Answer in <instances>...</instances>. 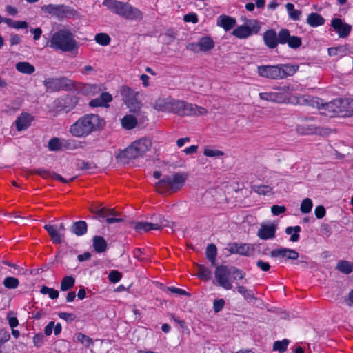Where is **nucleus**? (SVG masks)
Wrapping results in <instances>:
<instances>
[{"instance_id": "obj_1", "label": "nucleus", "mask_w": 353, "mask_h": 353, "mask_svg": "<svg viewBox=\"0 0 353 353\" xmlns=\"http://www.w3.org/2000/svg\"><path fill=\"white\" fill-rule=\"evenodd\" d=\"M105 125L103 119L94 114L79 118L70 128V132L76 137H85L93 132L102 130Z\"/></svg>"}, {"instance_id": "obj_2", "label": "nucleus", "mask_w": 353, "mask_h": 353, "mask_svg": "<svg viewBox=\"0 0 353 353\" xmlns=\"http://www.w3.org/2000/svg\"><path fill=\"white\" fill-rule=\"evenodd\" d=\"M296 64H276L259 65L257 74L263 78L273 80H282L292 77L299 70Z\"/></svg>"}, {"instance_id": "obj_3", "label": "nucleus", "mask_w": 353, "mask_h": 353, "mask_svg": "<svg viewBox=\"0 0 353 353\" xmlns=\"http://www.w3.org/2000/svg\"><path fill=\"white\" fill-rule=\"evenodd\" d=\"M48 43L54 50L64 52H72L79 48L74 35L67 28L59 29L53 33Z\"/></svg>"}, {"instance_id": "obj_4", "label": "nucleus", "mask_w": 353, "mask_h": 353, "mask_svg": "<svg viewBox=\"0 0 353 353\" xmlns=\"http://www.w3.org/2000/svg\"><path fill=\"white\" fill-rule=\"evenodd\" d=\"M214 276L219 286L226 290H230L232 288V281L230 280V277L233 281L241 280L244 278L245 273L235 267L228 268L226 265H221L216 268Z\"/></svg>"}, {"instance_id": "obj_5", "label": "nucleus", "mask_w": 353, "mask_h": 353, "mask_svg": "<svg viewBox=\"0 0 353 353\" xmlns=\"http://www.w3.org/2000/svg\"><path fill=\"white\" fill-rule=\"evenodd\" d=\"M186 179V174L181 172L164 176L162 179L156 183L157 190L161 194L170 190L178 191L183 186Z\"/></svg>"}, {"instance_id": "obj_6", "label": "nucleus", "mask_w": 353, "mask_h": 353, "mask_svg": "<svg viewBox=\"0 0 353 353\" xmlns=\"http://www.w3.org/2000/svg\"><path fill=\"white\" fill-rule=\"evenodd\" d=\"M181 116H201L207 114L205 108L184 101L171 99L170 112Z\"/></svg>"}, {"instance_id": "obj_7", "label": "nucleus", "mask_w": 353, "mask_h": 353, "mask_svg": "<svg viewBox=\"0 0 353 353\" xmlns=\"http://www.w3.org/2000/svg\"><path fill=\"white\" fill-rule=\"evenodd\" d=\"M152 146L150 139L142 138L134 141L130 146L124 150L121 155L127 159H136L142 157Z\"/></svg>"}, {"instance_id": "obj_8", "label": "nucleus", "mask_w": 353, "mask_h": 353, "mask_svg": "<svg viewBox=\"0 0 353 353\" xmlns=\"http://www.w3.org/2000/svg\"><path fill=\"white\" fill-rule=\"evenodd\" d=\"M41 11L45 14H50L58 19H63L73 16L75 10L68 6L61 4H48L44 5L41 8Z\"/></svg>"}, {"instance_id": "obj_9", "label": "nucleus", "mask_w": 353, "mask_h": 353, "mask_svg": "<svg viewBox=\"0 0 353 353\" xmlns=\"http://www.w3.org/2000/svg\"><path fill=\"white\" fill-rule=\"evenodd\" d=\"M313 117H304L301 119V123L296 125V132L301 135L320 134L327 135V130H325L315 125L307 123L308 121H313Z\"/></svg>"}, {"instance_id": "obj_10", "label": "nucleus", "mask_w": 353, "mask_h": 353, "mask_svg": "<svg viewBox=\"0 0 353 353\" xmlns=\"http://www.w3.org/2000/svg\"><path fill=\"white\" fill-rule=\"evenodd\" d=\"M121 94L124 99L125 103L130 108L131 112H138L141 108V103L138 99L139 93L135 92L128 87H122Z\"/></svg>"}, {"instance_id": "obj_11", "label": "nucleus", "mask_w": 353, "mask_h": 353, "mask_svg": "<svg viewBox=\"0 0 353 353\" xmlns=\"http://www.w3.org/2000/svg\"><path fill=\"white\" fill-rule=\"evenodd\" d=\"M316 103L317 108L324 110L323 114L325 115L332 117L335 114H340L342 116L341 99H336L327 103H319V102Z\"/></svg>"}, {"instance_id": "obj_12", "label": "nucleus", "mask_w": 353, "mask_h": 353, "mask_svg": "<svg viewBox=\"0 0 353 353\" xmlns=\"http://www.w3.org/2000/svg\"><path fill=\"white\" fill-rule=\"evenodd\" d=\"M279 41L281 44H288L291 48H298L302 44L301 38L297 36H291L288 29H282L279 32Z\"/></svg>"}, {"instance_id": "obj_13", "label": "nucleus", "mask_w": 353, "mask_h": 353, "mask_svg": "<svg viewBox=\"0 0 353 353\" xmlns=\"http://www.w3.org/2000/svg\"><path fill=\"white\" fill-rule=\"evenodd\" d=\"M44 229L50 236L52 241L56 244H60L64 237L65 225L63 223L57 225L46 224Z\"/></svg>"}, {"instance_id": "obj_14", "label": "nucleus", "mask_w": 353, "mask_h": 353, "mask_svg": "<svg viewBox=\"0 0 353 353\" xmlns=\"http://www.w3.org/2000/svg\"><path fill=\"white\" fill-rule=\"evenodd\" d=\"M277 225L274 223H262L257 231V236L261 240L273 239L275 237Z\"/></svg>"}, {"instance_id": "obj_15", "label": "nucleus", "mask_w": 353, "mask_h": 353, "mask_svg": "<svg viewBox=\"0 0 353 353\" xmlns=\"http://www.w3.org/2000/svg\"><path fill=\"white\" fill-rule=\"evenodd\" d=\"M103 5L114 13L125 18L128 3H125L117 0H105Z\"/></svg>"}, {"instance_id": "obj_16", "label": "nucleus", "mask_w": 353, "mask_h": 353, "mask_svg": "<svg viewBox=\"0 0 353 353\" xmlns=\"http://www.w3.org/2000/svg\"><path fill=\"white\" fill-rule=\"evenodd\" d=\"M331 26L341 38L347 37L351 30V26L343 23L342 20L339 18L333 19L331 22Z\"/></svg>"}, {"instance_id": "obj_17", "label": "nucleus", "mask_w": 353, "mask_h": 353, "mask_svg": "<svg viewBox=\"0 0 353 353\" xmlns=\"http://www.w3.org/2000/svg\"><path fill=\"white\" fill-rule=\"evenodd\" d=\"M270 256L273 258L282 257L288 259L296 260L299 258V253L292 249L281 248L274 249L270 252Z\"/></svg>"}, {"instance_id": "obj_18", "label": "nucleus", "mask_w": 353, "mask_h": 353, "mask_svg": "<svg viewBox=\"0 0 353 353\" xmlns=\"http://www.w3.org/2000/svg\"><path fill=\"white\" fill-rule=\"evenodd\" d=\"M131 226L138 233H145L151 230H159L160 226L159 225H154V223L145 222V221H132L131 222Z\"/></svg>"}, {"instance_id": "obj_19", "label": "nucleus", "mask_w": 353, "mask_h": 353, "mask_svg": "<svg viewBox=\"0 0 353 353\" xmlns=\"http://www.w3.org/2000/svg\"><path fill=\"white\" fill-rule=\"evenodd\" d=\"M263 41L265 44L269 48H275L278 43H279V35H276V31L274 30H268L263 34Z\"/></svg>"}, {"instance_id": "obj_20", "label": "nucleus", "mask_w": 353, "mask_h": 353, "mask_svg": "<svg viewBox=\"0 0 353 353\" xmlns=\"http://www.w3.org/2000/svg\"><path fill=\"white\" fill-rule=\"evenodd\" d=\"M236 19L230 16L222 14L217 17L216 25L225 31L230 30L236 25Z\"/></svg>"}, {"instance_id": "obj_21", "label": "nucleus", "mask_w": 353, "mask_h": 353, "mask_svg": "<svg viewBox=\"0 0 353 353\" xmlns=\"http://www.w3.org/2000/svg\"><path fill=\"white\" fill-rule=\"evenodd\" d=\"M32 117L28 113H22L15 121L16 128L19 131L27 129L31 121Z\"/></svg>"}, {"instance_id": "obj_22", "label": "nucleus", "mask_w": 353, "mask_h": 353, "mask_svg": "<svg viewBox=\"0 0 353 353\" xmlns=\"http://www.w3.org/2000/svg\"><path fill=\"white\" fill-rule=\"evenodd\" d=\"M112 99V96L109 93L103 92L99 97L91 100L89 105L91 107H107Z\"/></svg>"}, {"instance_id": "obj_23", "label": "nucleus", "mask_w": 353, "mask_h": 353, "mask_svg": "<svg viewBox=\"0 0 353 353\" xmlns=\"http://www.w3.org/2000/svg\"><path fill=\"white\" fill-rule=\"evenodd\" d=\"M143 17V13L139 9L129 3L125 19L131 21H141Z\"/></svg>"}, {"instance_id": "obj_24", "label": "nucleus", "mask_w": 353, "mask_h": 353, "mask_svg": "<svg viewBox=\"0 0 353 353\" xmlns=\"http://www.w3.org/2000/svg\"><path fill=\"white\" fill-rule=\"evenodd\" d=\"M15 68L18 72L26 74H32L35 72L34 66L27 61L18 62Z\"/></svg>"}, {"instance_id": "obj_25", "label": "nucleus", "mask_w": 353, "mask_h": 353, "mask_svg": "<svg viewBox=\"0 0 353 353\" xmlns=\"http://www.w3.org/2000/svg\"><path fill=\"white\" fill-rule=\"evenodd\" d=\"M170 103L171 99L159 98L155 101L154 108L158 111L170 112Z\"/></svg>"}, {"instance_id": "obj_26", "label": "nucleus", "mask_w": 353, "mask_h": 353, "mask_svg": "<svg viewBox=\"0 0 353 353\" xmlns=\"http://www.w3.org/2000/svg\"><path fill=\"white\" fill-rule=\"evenodd\" d=\"M324 18L318 13H311L307 18V23L312 27H317L325 23Z\"/></svg>"}, {"instance_id": "obj_27", "label": "nucleus", "mask_w": 353, "mask_h": 353, "mask_svg": "<svg viewBox=\"0 0 353 353\" xmlns=\"http://www.w3.org/2000/svg\"><path fill=\"white\" fill-rule=\"evenodd\" d=\"M252 30L250 27L246 26H240L236 28L232 34L239 39H245L252 34Z\"/></svg>"}, {"instance_id": "obj_28", "label": "nucleus", "mask_w": 353, "mask_h": 353, "mask_svg": "<svg viewBox=\"0 0 353 353\" xmlns=\"http://www.w3.org/2000/svg\"><path fill=\"white\" fill-rule=\"evenodd\" d=\"M201 52H208L214 47V42L210 37H203L199 40Z\"/></svg>"}, {"instance_id": "obj_29", "label": "nucleus", "mask_w": 353, "mask_h": 353, "mask_svg": "<svg viewBox=\"0 0 353 353\" xmlns=\"http://www.w3.org/2000/svg\"><path fill=\"white\" fill-rule=\"evenodd\" d=\"M90 211L92 213L96 214L99 218H108L109 216H114L116 214V212L113 209H108L105 208H92Z\"/></svg>"}, {"instance_id": "obj_30", "label": "nucleus", "mask_w": 353, "mask_h": 353, "mask_svg": "<svg viewBox=\"0 0 353 353\" xmlns=\"http://www.w3.org/2000/svg\"><path fill=\"white\" fill-rule=\"evenodd\" d=\"M93 248L97 252H103L107 249V243L102 236H95L93 237Z\"/></svg>"}, {"instance_id": "obj_31", "label": "nucleus", "mask_w": 353, "mask_h": 353, "mask_svg": "<svg viewBox=\"0 0 353 353\" xmlns=\"http://www.w3.org/2000/svg\"><path fill=\"white\" fill-rule=\"evenodd\" d=\"M328 54L330 57L339 56L343 57L348 52V47L347 45L339 46L336 47H331L328 48Z\"/></svg>"}, {"instance_id": "obj_32", "label": "nucleus", "mask_w": 353, "mask_h": 353, "mask_svg": "<svg viewBox=\"0 0 353 353\" xmlns=\"http://www.w3.org/2000/svg\"><path fill=\"white\" fill-rule=\"evenodd\" d=\"M342 116L353 114V99H341Z\"/></svg>"}, {"instance_id": "obj_33", "label": "nucleus", "mask_w": 353, "mask_h": 353, "mask_svg": "<svg viewBox=\"0 0 353 353\" xmlns=\"http://www.w3.org/2000/svg\"><path fill=\"white\" fill-rule=\"evenodd\" d=\"M72 232L77 236H82L87 232V223L84 221H79L73 223Z\"/></svg>"}, {"instance_id": "obj_34", "label": "nucleus", "mask_w": 353, "mask_h": 353, "mask_svg": "<svg viewBox=\"0 0 353 353\" xmlns=\"http://www.w3.org/2000/svg\"><path fill=\"white\" fill-rule=\"evenodd\" d=\"M301 228L300 226L296 225L294 227L289 226L285 229V233L287 234H290V241L292 242H297L299 240V232H301Z\"/></svg>"}, {"instance_id": "obj_35", "label": "nucleus", "mask_w": 353, "mask_h": 353, "mask_svg": "<svg viewBox=\"0 0 353 353\" xmlns=\"http://www.w3.org/2000/svg\"><path fill=\"white\" fill-rule=\"evenodd\" d=\"M121 124L124 128L131 130L137 125V120L131 114L126 115L121 119Z\"/></svg>"}, {"instance_id": "obj_36", "label": "nucleus", "mask_w": 353, "mask_h": 353, "mask_svg": "<svg viewBox=\"0 0 353 353\" xmlns=\"http://www.w3.org/2000/svg\"><path fill=\"white\" fill-rule=\"evenodd\" d=\"M43 84L47 92H53L59 88V81L57 79L48 78L43 81Z\"/></svg>"}, {"instance_id": "obj_37", "label": "nucleus", "mask_w": 353, "mask_h": 353, "mask_svg": "<svg viewBox=\"0 0 353 353\" xmlns=\"http://www.w3.org/2000/svg\"><path fill=\"white\" fill-rule=\"evenodd\" d=\"M75 283V279L71 276L63 277L61 282L60 290L61 291H68L72 288Z\"/></svg>"}, {"instance_id": "obj_38", "label": "nucleus", "mask_w": 353, "mask_h": 353, "mask_svg": "<svg viewBox=\"0 0 353 353\" xmlns=\"http://www.w3.org/2000/svg\"><path fill=\"white\" fill-rule=\"evenodd\" d=\"M337 269L343 274H348L353 271V264L347 261H340Z\"/></svg>"}, {"instance_id": "obj_39", "label": "nucleus", "mask_w": 353, "mask_h": 353, "mask_svg": "<svg viewBox=\"0 0 353 353\" xmlns=\"http://www.w3.org/2000/svg\"><path fill=\"white\" fill-rule=\"evenodd\" d=\"M75 338L77 341L83 344L85 347H89L94 344L93 340L88 336L79 332L75 334Z\"/></svg>"}, {"instance_id": "obj_40", "label": "nucleus", "mask_w": 353, "mask_h": 353, "mask_svg": "<svg viewBox=\"0 0 353 353\" xmlns=\"http://www.w3.org/2000/svg\"><path fill=\"white\" fill-rule=\"evenodd\" d=\"M216 254L217 249L216 245L214 244L208 245L206 249V257L212 265L215 264Z\"/></svg>"}, {"instance_id": "obj_41", "label": "nucleus", "mask_w": 353, "mask_h": 353, "mask_svg": "<svg viewBox=\"0 0 353 353\" xmlns=\"http://www.w3.org/2000/svg\"><path fill=\"white\" fill-rule=\"evenodd\" d=\"M252 190L260 195L268 196L272 193V188L270 185H254Z\"/></svg>"}, {"instance_id": "obj_42", "label": "nucleus", "mask_w": 353, "mask_h": 353, "mask_svg": "<svg viewBox=\"0 0 353 353\" xmlns=\"http://www.w3.org/2000/svg\"><path fill=\"white\" fill-rule=\"evenodd\" d=\"M4 23H6L9 27L15 29L26 28L28 27L26 21H13L10 18H5Z\"/></svg>"}, {"instance_id": "obj_43", "label": "nucleus", "mask_w": 353, "mask_h": 353, "mask_svg": "<svg viewBox=\"0 0 353 353\" xmlns=\"http://www.w3.org/2000/svg\"><path fill=\"white\" fill-rule=\"evenodd\" d=\"M3 284L8 289H16L19 285V281L15 277L7 276L4 279Z\"/></svg>"}, {"instance_id": "obj_44", "label": "nucleus", "mask_w": 353, "mask_h": 353, "mask_svg": "<svg viewBox=\"0 0 353 353\" xmlns=\"http://www.w3.org/2000/svg\"><path fill=\"white\" fill-rule=\"evenodd\" d=\"M313 207V202L311 199L305 198L304 199L301 205H300V210L303 214H308L311 212Z\"/></svg>"}, {"instance_id": "obj_45", "label": "nucleus", "mask_w": 353, "mask_h": 353, "mask_svg": "<svg viewBox=\"0 0 353 353\" xmlns=\"http://www.w3.org/2000/svg\"><path fill=\"white\" fill-rule=\"evenodd\" d=\"M211 271L203 265L198 267V276L203 281H208L211 279Z\"/></svg>"}, {"instance_id": "obj_46", "label": "nucleus", "mask_w": 353, "mask_h": 353, "mask_svg": "<svg viewBox=\"0 0 353 353\" xmlns=\"http://www.w3.org/2000/svg\"><path fill=\"white\" fill-rule=\"evenodd\" d=\"M236 289L238 292L243 295L245 299L248 300L255 299L252 291L247 289L245 287L236 284Z\"/></svg>"}, {"instance_id": "obj_47", "label": "nucleus", "mask_w": 353, "mask_h": 353, "mask_svg": "<svg viewBox=\"0 0 353 353\" xmlns=\"http://www.w3.org/2000/svg\"><path fill=\"white\" fill-rule=\"evenodd\" d=\"M288 344L289 341L288 339L276 341L274 343L273 350L278 351L280 353H283L285 352Z\"/></svg>"}, {"instance_id": "obj_48", "label": "nucleus", "mask_w": 353, "mask_h": 353, "mask_svg": "<svg viewBox=\"0 0 353 353\" xmlns=\"http://www.w3.org/2000/svg\"><path fill=\"white\" fill-rule=\"evenodd\" d=\"M96 42L101 46H108L110 44L111 39L106 33H98L94 38Z\"/></svg>"}, {"instance_id": "obj_49", "label": "nucleus", "mask_w": 353, "mask_h": 353, "mask_svg": "<svg viewBox=\"0 0 353 353\" xmlns=\"http://www.w3.org/2000/svg\"><path fill=\"white\" fill-rule=\"evenodd\" d=\"M290 17L293 20H299L301 12L294 9V6L291 3H288L285 6Z\"/></svg>"}, {"instance_id": "obj_50", "label": "nucleus", "mask_w": 353, "mask_h": 353, "mask_svg": "<svg viewBox=\"0 0 353 353\" xmlns=\"http://www.w3.org/2000/svg\"><path fill=\"white\" fill-rule=\"evenodd\" d=\"M40 292L43 294H48L52 299H55L59 297V292L53 288H50L47 286H42Z\"/></svg>"}, {"instance_id": "obj_51", "label": "nucleus", "mask_w": 353, "mask_h": 353, "mask_svg": "<svg viewBox=\"0 0 353 353\" xmlns=\"http://www.w3.org/2000/svg\"><path fill=\"white\" fill-rule=\"evenodd\" d=\"M253 247L250 244H240L238 254L245 256H250L253 253Z\"/></svg>"}, {"instance_id": "obj_52", "label": "nucleus", "mask_w": 353, "mask_h": 353, "mask_svg": "<svg viewBox=\"0 0 353 353\" xmlns=\"http://www.w3.org/2000/svg\"><path fill=\"white\" fill-rule=\"evenodd\" d=\"M48 147L50 151H58L61 148L59 139L54 137L48 141Z\"/></svg>"}, {"instance_id": "obj_53", "label": "nucleus", "mask_w": 353, "mask_h": 353, "mask_svg": "<svg viewBox=\"0 0 353 353\" xmlns=\"http://www.w3.org/2000/svg\"><path fill=\"white\" fill-rule=\"evenodd\" d=\"M203 154L205 156L210 157H221L224 154L222 151L210 148H205L203 150Z\"/></svg>"}, {"instance_id": "obj_54", "label": "nucleus", "mask_w": 353, "mask_h": 353, "mask_svg": "<svg viewBox=\"0 0 353 353\" xmlns=\"http://www.w3.org/2000/svg\"><path fill=\"white\" fill-rule=\"evenodd\" d=\"M225 304L223 299H215L213 302V310L215 313H218L223 310Z\"/></svg>"}, {"instance_id": "obj_55", "label": "nucleus", "mask_w": 353, "mask_h": 353, "mask_svg": "<svg viewBox=\"0 0 353 353\" xmlns=\"http://www.w3.org/2000/svg\"><path fill=\"white\" fill-rule=\"evenodd\" d=\"M133 256L141 262H145L148 260V256H143L144 252L141 248H136L133 250Z\"/></svg>"}, {"instance_id": "obj_56", "label": "nucleus", "mask_w": 353, "mask_h": 353, "mask_svg": "<svg viewBox=\"0 0 353 353\" xmlns=\"http://www.w3.org/2000/svg\"><path fill=\"white\" fill-rule=\"evenodd\" d=\"M121 277V274L116 270L111 271L108 275L109 280L114 283L119 282Z\"/></svg>"}, {"instance_id": "obj_57", "label": "nucleus", "mask_w": 353, "mask_h": 353, "mask_svg": "<svg viewBox=\"0 0 353 353\" xmlns=\"http://www.w3.org/2000/svg\"><path fill=\"white\" fill-rule=\"evenodd\" d=\"M43 342H44V336H43V334L41 333L37 334L33 337L34 345L37 347H41L43 344Z\"/></svg>"}, {"instance_id": "obj_58", "label": "nucleus", "mask_w": 353, "mask_h": 353, "mask_svg": "<svg viewBox=\"0 0 353 353\" xmlns=\"http://www.w3.org/2000/svg\"><path fill=\"white\" fill-rule=\"evenodd\" d=\"M261 99L265 101H275L276 93L275 92H262L259 94Z\"/></svg>"}, {"instance_id": "obj_59", "label": "nucleus", "mask_w": 353, "mask_h": 353, "mask_svg": "<svg viewBox=\"0 0 353 353\" xmlns=\"http://www.w3.org/2000/svg\"><path fill=\"white\" fill-rule=\"evenodd\" d=\"M286 211V208L283 205H274L271 208V212L274 216H278L281 214L284 213Z\"/></svg>"}, {"instance_id": "obj_60", "label": "nucleus", "mask_w": 353, "mask_h": 353, "mask_svg": "<svg viewBox=\"0 0 353 353\" xmlns=\"http://www.w3.org/2000/svg\"><path fill=\"white\" fill-rule=\"evenodd\" d=\"M58 316L60 319H63L67 322H72L76 319L75 314L72 313L60 312Z\"/></svg>"}, {"instance_id": "obj_61", "label": "nucleus", "mask_w": 353, "mask_h": 353, "mask_svg": "<svg viewBox=\"0 0 353 353\" xmlns=\"http://www.w3.org/2000/svg\"><path fill=\"white\" fill-rule=\"evenodd\" d=\"M326 213L325 208L323 205H318L314 210V214L317 219H322Z\"/></svg>"}, {"instance_id": "obj_62", "label": "nucleus", "mask_w": 353, "mask_h": 353, "mask_svg": "<svg viewBox=\"0 0 353 353\" xmlns=\"http://www.w3.org/2000/svg\"><path fill=\"white\" fill-rule=\"evenodd\" d=\"M183 20L185 22H192L193 23L198 22L197 15L195 13H190L184 15Z\"/></svg>"}, {"instance_id": "obj_63", "label": "nucleus", "mask_w": 353, "mask_h": 353, "mask_svg": "<svg viewBox=\"0 0 353 353\" xmlns=\"http://www.w3.org/2000/svg\"><path fill=\"white\" fill-rule=\"evenodd\" d=\"M256 266L258 268L261 269L262 271L264 272L268 271L270 268L269 263L265 262L262 260H259L256 261Z\"/></svg>"}, {"instance_id": "obj_64", "label": "nucleus", "mask_w": 353, "mask_h": 353, "mask_svg": "<svg viewBox=\"0 0 353 353\" xmlns=\"http://www.w3.org/2000/svg\"><path fill=\"white\" fill-rule=\"evenodd\" d=\"M9 41L11 46L18 45L21 43V38L18 34H12L10 35Z\"/></svg>"}]
</instances>
